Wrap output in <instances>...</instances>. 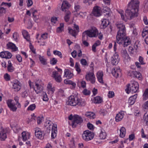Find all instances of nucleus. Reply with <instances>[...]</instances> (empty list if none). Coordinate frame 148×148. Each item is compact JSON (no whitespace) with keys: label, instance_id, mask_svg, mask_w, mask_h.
I'll return each mask as SVG.
<instances>
[{"label":"nucleus","instance_id":"f257e3e1","mask_svg":"<svg viewBox=\"0 0 148 148\" xmlns=\"http://www.w3.org/2000/svg\"><path fill=\"white\" fill-rule=\"evenodd\" d=\"M139 2L138 0H131L128 4L125 16L123 14V11L119 12L122 20L126 21L127 19L131 20L137 17L139 9Z\"/></svg>","mask_w":148,"mask_h":148},{"label":"nucleus","instance_id":"f03ea898","mask_svg":"<svg viewBox=\"0 0 148 148\" xmlns=\"http://www.w3.org/2000/svg\"><path fill=\"white\" fill-rule=\"evenodd\" d=\"M116 25L119 29L116 36L117 42L119 44L123 43V39L126 36L125 26L122 23H116Z\"/></svg>","mask_w":148,"mask_h":148},{"label":"nucleus","instance_id":"7ed1b4c3","mask_svg":"<svg viewBox=\"0 0 148 148\" xmlns=\"http://www.w3.org/2000/svg\"><path fill=\"white\" fill-rule=\"evenodd\" d=\"M68 104L74 106L77 105L84 106L85 104L84 102L81 99L73 96H71L69 97Z\"/></svg>","mask_w":148,"mask_h":148},{"label":"nucleus","instance_id":"20e7f679","mask_svg":"<svg viewBox=\"0 0 148 148\" xmlns=\"http://www.w3.org/2000/svg\"><path fill=\"white\" fill-rule=\"evenodd\" d=\"M98 32L97 29L95 27H93L89 30L84 32L82 34L83 39H85V38H88V36L89 37H95L98 34Z\"/></svg>","mask_w":148,"mask_h":148},{"label":"nucleus","instance_id":"39448f33","mask_svg":"<svg viewBox=\"0 0 148 148\" xmlns=\"http://www.w3.org/2000/svg\"><path fill=\"white\" fill-rule=\"evenodd\" d=\"M139 88V84L136 82L132 81L131 84H128L126 89L127 93L129 94L130 92L132 93L136 92Z\"/></svg>","mask_w":148,"mask_h":148},{"label":"nucleus","instance_id":"423d86ee","mask_svg":"<svg viewBox=\"0 0 148 148\" xmlns=\"http://www.w3.org/2000/svg\"><path fill=\"white\" fill-rule=\"evenodd\" d=\"M94 133L91 131L86 130L84 131L82 134L83 139L86 141L91 140L94 137Z\"/></svg>","mask_w":148,"mask_h":148},{"label":"nucleus","instance_id":"0eeeda50","mask_svg":"<svg viewBox=\"0 0 148 148\" xmlns=\"http://www.w3.org/2000/svg\"><path fill=\"white\" fill-rule=\"evenodd\" d=\"M83 121L81 116L78 115H75L73 116V120L72 121L71 125L73 127H76L77 124H80Z\"/></svg>","mask_w":148,"mask_h":148},{"label":"nucleus","instance_id":"6e6552de","mask_svg":"<svg viewBox=\"0 0 148 148\" xmlns=\"http://www.w3.org/2000/svg\"><path fill=\"white\" fill-rule=\"evenodd\" d=\"M85 78L87 81H89L92 84L95 82V77L94 73L92 72L87 73L85 76Z\"/></svg>","mask_w":148,"mask_h":148},{"label":"nucleus","instance_id":"1a4fd4ad","mask_svg":"<svg viewBox=\"0 0 148 148\" xmlns=\"http://www.w3.org/2000/svg\"><path fill=\"white\" fill-rule=\"evenodd\" d=\"M7 103L8 107L10 110L13 112H16L17 109L16 104L13 102V101L11 99H8L7 101Z\"/></svg>","mask_w":148,"mask_h":148},{"label":"nucleus","instance_id":"9d476101","mask_svg":"<svg viewBox=\"0 0 148 148\" xmlns=\"http://www.w3.org/2000/svg\"><path fill=\"white\" fill-rule=\"evenodd\" d=\"M101 8L98 6L94 7L92 12V14L96 16H99L101 15Z\"/></svg>","mask_w":148,"mask_h":148},{"label":"nucleus","instance_id":"9b49d317","mask_svg":"<svg viewBox=\"0 0 148 148\" xmlns=\"http://www.w3.org/2000/svg\"><path fill=\"white\" fill-rule=\"evenodd\" d=\"M112 73L116 78H117L121 75V70L119 67H115L112 69Z\"/></svg>","mask_w":148,"mask_h":148},{"label":"nucleus","instance_id":"f8f14e48","mask_svg":"<svg viewBox=\"0 0 148 148\" xmlns=\"http://www.w3.org/2000/svg\"><path fill=\"white\" fill-rule=\"evenodd\" d=\"M12 88L16 91H18L21 89V83L18 80H15L12 84Z\"/></svg>","mask_w":148,"mask_h":148},{"label":"nucleus","instance_id":"ddd939ff","mask_svg":"<svg viewBox=\"0 0 148 148\" xmlns=\"http://www.w3.org/2000/svg\"><path fill=\"white\" fill-rule=\"evenodd\" d=\"M119 61V55L116 53L113 55L111 58V62L113 65H116L117 64Z\"/></svg>","mask_w":148,"mask_h":148},{"label":"nucleus","instance_id":"4468645a","mask_svg":"<svg viewBox=\"0 0 148 148\" xmlns=\"http://www.w3.org/2000/svg\"><path fill=\"white\" fill-rule=\"evenodd\" d=\"M71 6V5L69 2L66 1H64L62 3L61 10L63 12H66Z\"/></svg>","mask_w":148,"mask_h":148},{"label":"nucleus","instance_id":"2eb2a0df","mask_svg":"<svg viewBox=\"0 0 148 148\" xmlns=\"http://www.w3.org/2000/svg\"><path fill=\"white\" fill-rule=\"evenodd\" d=\"M121 54L125 62H127L130 60V57L126 49H123L121 51Z\"/></svg>","mask_w":148,"mask_h":148},{"label":"nucleus","instance_id":"dca6fc26","mask_svg":"<svg viewBox=\"0 0 148 148\" xmlns=\"http://www.w3.org/2000/svg\"><path fill=\"white\" fill-rule=\"evenodd\" d=\"M34 89L36 92L37 94H38L42 91L43 90V87L40 84L35 82Z\"/></svg>","mask_w":148,"mask_h":148},{"label":"nucleus","instance_id":"f3484780","mask_svg":"<svg viewBox=\"0 0 148 148\" xmlns=\"http://www.w3.org/2000/svg\"><path fill=\"white\" fill-rule=\"evenodd\" d=\"M12 56V54L9 51L2 52L0 53V56L3 58L10 59Z\"/></svg>","mask_w":148,"mask_h":148},{"label":"nucleus","instance_id":"a211bd4d","mask_svg":"<svg viewBox=\"0 0 148 148\" xmlns=\"http://www.w3.org/2000/svg\"><path fill=\"white\" fill-rule=\"evenodd\" d=\"M35 135L36 137L38 139H42L43 138V133L38 128H36L35 130Z\"/></svg>","mask_w":148,"mask_h":148},{"label":"nucleus","instance_id":"6ab92c4d","mask_svg":"<svg viewBox=\"0 0 148 148\" xmlns=\"http://www.w3.org/2000/svg\"><path fill=\"white\" fill-rule=\"evenodd\" d=\"M52 76L54 78L55 80L58 82H60L62 80L61 75H59L58 72L56 71L53 72Z\"/></svg>","mask_w":148,"mask_h":148},{"label":"nucleus","instance_id":"aec40b11","mask_svg":"<svg viewBox=\"0 0 148 148\" xmlns=\"http://www.w3.org/2000/svg\"><path fill=\"white\" fill-rule=\"evenodd\" d=\"M103 72L101 71H99L97 74V77L98 81L102 84H103Z\"/></svg>","mask_w":148,"mask_h":148},{"label":"nucleus","instance_id":"412c9836","mask_svg":"<svg viewBox=\"0 0 148 148\" xmlns=\"http://www.w3.org/2000/svg\"><path fill=\"white\" fill-rule=\"evenodd\" d=\"M7 48L12 49L13 51H16L18 50V48L15 45L11 42H9L7 44Z\"/></svg>","mask_w":148,"mask_h":148},{"label":"nucleus","instance_id":"4be33fe9","mask_svg":"<svg viewBox=\"0 0 148 148\" xmlns=\"http://www.w3.org/2000/svg\"><path fill=\"white\" fill-rule=\"evenodd\" d=\"M57 130V126L56 124L53 125L52 126L51 137L53 138H55L56 136Z\"/></svg>","mask_w":148,"mask_h":148},{"label":"nucleus","instance_id":"5701e85b","mask_svg":"<svg viewBox=\"0 0 148 148\" xmlns=\"http://www.w3.org/2000/svg\"><path fill=\"white\" fill-rule=\"evenodd\" d=\"M47 90L49 94H53L55 90V87L52 86V84L49 83L47 86Z\"/></svg>","mask_w":148,"mask_h":148},{"label":"nucleus","instance_id":"b1692460","mask_svg":"<svg viewBox=\"0 0 148 148\" xmlns=\"http://www.w3.org/2000/svg\"><path fill=\"white\" fill-rule=\"evenodd\" d=\"M124 114V112L123 111H121L117 114L115 117L116 121V122H119L121 121L123 118Z\"/></svg>","mask_w":148,"mask_h":148},{"label":"nucleus","instance_id":"393cba45","mask_svg":"<svg viewBox=\"0 0 148 148\" xmlns=\"http://www.w3.org/2000/svg\"><path fill=\"white\" fill-rule=\"evenodd\" d=\"M30 133L28 132H24L22 133V137L23 140L26 141L30 138Z\"/></svg>","mask_w":148,"mask_h":148},{"label":"nucleus","instance_id":"a878e982","mask_svg":"<svg viewBox=\"0 0 148 148\" xmlns=\"http://www.w3.org/2000/svg\"><path fill=\"white\" fill-rule=\"evenodd\" d=\"M64 76L68 79L71 78L73 76V74L68 69H65L64 70Z\"/></svg>","mask_w":148,"mask_h":148},{"label":"nucleus","instance_id":"bb28decb","mask_svg":"<svg viewBox=\"0 0 148 148\" xmlns=\"http://www.w3.org/2000/svg\"><path fill=\"white\" fill-rule=\"evenodd\" d=\"M109 21L106 19H103L101 21V28L104 29L106 28L109 24Z\"/></svg>","mask_w":148,"mask_h":148},{"label":"nucleus","instance_id":"cd10ccee","mask_svg":"<svg viewBox=\"0 0 148 148\" xmlns=\"http://www.w3.org/2000/svg\"><path fill=\"white\" fill-rule=\"evenodd\" d=\"M137 94H136L132 96H131L130 97L128 102L130 105H132L134 104L137 98Z\"/></svg>","mask_w":148,"mask_h":148},{"label":"nucleus","instance_id":"c85d7f7f","mask_svg":"<svg viewBox=\"0 0 148 148\" xmlns=\"http://www.w3.org/2000/svg\"><path fill=\"white\" fill-rule=\"evenodd\" d=\"M130 42L131 41L129 38L126 36L123 39V45L124 47H127L130 44Z\"/></svg>","mask_w":148,"mask_h":148},{"label":"nucleus","instance_id":"c756f323","mask_svg":"<svg viewBox=\"0 0 148 148\" xmlns=\"http://www.w3.org/2000/svg\"><path fill=\"white\" fill-rule=\"evenodd\" d=\"M24 38L28 41H30V37L28 32L25 30H23L22 32Z\"/></svg>","mask_w":148,"mask_h":148},{"label":"nucleus","instance_id":"7c9ffc66","mask_svg":"<svg viewBox=\"0 0 148 148\" xmlns=\"http://www.w3.org/2000/svg\"><path fill=\"white\" fill-rule=\"evenodd\" d=\"M93 101L95 103H100L103 101V99L101 97L97 96L94 98Z\"/></svg>","mask_w":148,"mask_h":148},{"label":"nucleus","instance_id":"2f4dec72","mask_svg":"<svg viewBox=\"0 0 148 148\" xmlns=\"http://www.w3.org/2000/svg\"><path fill=\"white\" fill-rule=\"evenodd\" d=\"M7 69L8 71L10 72H12L14 70V68L12 66L11 62L10 60H9L8 62Z\"/></svg>","mask_w":148,"mask_h":148},{"label":"nucleus","instance_id":"473e14b6","mask_svg":"<svg viewBox=\"0 0 148 148\" xmlns=\"http://www.w3.org/2000/svg\"><path fill=\"white\" fill-rule=\"evenodd\" d=\"M85 115L88 118L91 119H93L95 117V114L90 112H86Z\"/></svg>","mask_w":148,"mask_h":148},{"label":"nucleus","instance_id":"72a5a7b5","mask_svg":"<svg viewBox=\"0 0 148 148\" xmlns=\"http://www.w3.org/2000/svg\"><path fill=\"white\" fill-rule=\"evenodd\" d=\"M39 59L41 63L42 64L45 65L47 64V60L45 58L44 56L39 55Z\"/></svg>","mask_w":148,"mask_h":148},{"label":"nucleus","instance_id":"f704fd0d","mask_svg":"<svg viewBox=\"0 0 148 148\" xmlns=\"http://www.w3.org/2000/svg\"><path fill=\"white\" fill-rule=\"evenodd\" d=\"M66 12L65 15L64 17V19L65 21L68 22L70 19L71 13L69 11H67Z\"/></svg>","mask_w":148,"mask_h":148},{"label":"nucleus","instance_id":"c9c22d12","mask_svg":"<svg viewBox=\"0 0 148 148\" xmlns=\"http://www.w3.org/2000/svg\"><path fill=\"white\" fill-rule=\"evenodd\" d=\"M120 136L121 138L124 137L126 133V130L125 127H122L120 130Z\"/></svg>","mask_w":148,"mask_h":148},{"label":"nucleus","instance_id":"e433bc0d","mask_svg":"<svg viewBox=\"0 0 148 148\" xmlns=\"http://www.w3.org/2000/svg\"><path fill=\"white\" fill-rule=\"evenodd\" d=\"M64 25L63 23H61L60 24V26L58 27L56 29V32L57 33H60L64 29Z\"/></svg>","mask_w":148,"mask_h":148},{"label":"nucleus","instance_id":"4c0bfd02","mask_svg":"<svg viewBox=\"0 0 148 148\" xmlns=\"http://www.w3.org/2000/svg\"><path fill=\"white\" fill-rule=\"evenodd\" d=\"M39 36V34H38L36 35V38L37 39H38V43H41L40 44V45H45V42L44 41V39H42L41 40V38H38V37Z\"/></svg>","mask_w":148,"mask_h":148},{"label":"nucleus","instance_id":"58836bf2","mask_svg":"<svg viewBox=\"0 0 148 148\" xmlns=\"http://www.w3.org/2000/svg\"><path fill=\"white\" fill-rule=\"evenodd\" d=\"M69 32L74 37H75L77 33V31L75 30H73L71 28H70L69 27L68 29Z\"/></svg>","mask_w":148,"mask_h":148},{"label":"nucleus","instance_id":"ea45409f","mask_svg":"<svg viewBox=\"0 0 148 148\" xmlns=\"http://www.w3.org/2000/svg\"><path fill=\"white\" fill-rule=\"evenodd\" d=\"M143 120L144 122L148 126V113H146L144 114Z\"/></svg>","mask_w":148,"mask_h":148},{"label":"nucleus","instance_id":"a19ab883","mask_svg":"<svg viewBox=\"0 0 148 148\" xmlns=\"http://www.w3.org/2000/svg\"><path fill=\"white\" fill-rule=\"evenodd\" d=\"M106 136V134L104 130H102L100 134L99 137L101 139H103L105 138Z\"/></svg>","mask_w":148,"mask_h":148},{"label":"nucleus","instance_id":"79ce46f5","mask_svg":"<svg viewBox=\"0 0 148 148\" xmlns=\"http://www.w3.org/2000/svg\"><path fill=\"white\" fill-rule=\"evenodd\" d=\"M0 135H1L0 139L2 140H5L7 138L6 134L5 132H2L1 133H0Z\"/></svg>","mask_w":148,"mask_h":148},{"label":"nucleus","instance_id":"37998d69","mask_svg":"<svg viewBox=\"0 0 148 148\" xmlns=\"http://www.w3.org/2000/svg\"><path fill=\"white\" fill-rule=\"evenodd\" d=\"M42 99L43 101H47L49 100V98L46 92H43L42 94Z\"/></svg>","mask_w":148,"mask_h":148},{"label":"nucleus","instance_id":"c03bdc74","mask_svg":"<svg viewBox=\"0 0 148 148\" xmlns=\"http://www.w3.org/2000/svg\"><path fill=\"white\" fill-rule=\"evenodd\" d=\"M143 100H146L148 98V89H146L143 95Z\"/></svg>","mask_w":148,"mask_h":148},{"label":"nucleus","instance_id":"a18cd8bd","mask_svg":"<svg viewBox=\"0 0 148 148\" xmlns=\"http://www.w3.org/2000/svg\"><path fill=\"white\" fill-rule=\"evenodd\" d=\"M14 100L16 101V104L17 106V107L18 108H21V104L19 103V98L17 96H16L14 98Z\"/></svg>","mask_w":148,"mask_h":148},{"label":"nucleus","instance_id":"49530a36","mask_svg":"<svg viewBox=\"0 0 148 148\" xmlns=\"http://www.w3.org/2000/svg\"><path fill=\"white\" fill-rule=\"evenodd\" d=\"M134 77H136L140 79H141V74L139 72L137 71H135Z\"/></svg>","mask_w":148,"mask_h":148},{"label":"nucleus","instance_id":"de8ad7c7","mask_svg":"<svg viewBox=\"0 0 148 148\" xmlns=\"http://www.w3.org/2000/svg\"><path fill=\"white\" fill-rule=\"evenodd\" d=\"M144 4V11L145 12H146L148 10V0L145 1Z\"/></svg>","mask_w":148,"mask_h":148},{"label":"nucleus","instance_id":"09e8293b","mask_svg":"<svg viewBox=\"0 0 148 148\" xmlns=\"http://www.w3.org/2000/svg\"><path fill=\"white\" fill-rule=\"evenodd\" d=\"M13 37L14 40L17 41H18V39L19 38V35L16 32H14L13 34Z\"/></svg>","mask_w":148,"mask_h":148},{"label":"nucleus","instance_id":"8fccbe9b","mask_svg":"<svg viewBox=\"0 0 148 148\" xmlns=\"http://www.w3.org/2000/svg\"><path fill=\"white\" fill-rule=\"evenodd\" d=\"M53 53L55 55H57L59 56L60 58L62 57V54L59 51L55 50L53 51Z\"/></svg>","mask_w":148,"mask_h":148},{"label":"nucleus","instance_id":"3c124183","mask_svg":"<svg viewBox=\"0 0 148 148\" xmlns=\"http://www.w3.org/2000/svg\"><path fill=\"white\" fill-rule=\"evenodd\" d=\"M99 112L101 115L104 116L107 114V111L106 110L102 109L100 110Z\"/></svg>","mask_w":148,"mask_h":148},{"label":"nucleus","instance_id":"603ef678","mask_svg":"<svg viewBox=\"0 0 148 148\" xmlns=\"http://www.w3.org/2000/svg\"><path fill=\"white\" fill-rule=\"evenodd\" d=\"M79 65L78 63H76L75 67L76 71H77L78 73H79L81 72V69L79 66Z\"/></svg>","mask_w":148,"mask_h":148},{"label":"nucleus","instance_id":"864d4df0","mask_svg":"<svg viewBox=\"0 0 148 148\" xmlns=\"http://www.w3.org/2000/svg\"><path fill=\"white\" fill-rule=\"evenodd\" d=\"M35 108L36 105L35 104H33L29 106L28 107L27 110H28L32 111L34 110Z\"/></svg>","mask_w":148,"mask_h":148},{"label":"nucleus","instance_id":"5fc2aeb1","mask_svg":"<svg viewBox=\"0 0 148 148\" xmlns=\"http://www.w3.org/2000/svg\"><path fill=\"white\" fill-rule=\"evenodd\" d=\"M80 62L81 64L83 65L86 66L88 65L86 60L85 59H81L80 60Z\"/></svg>","mask_w":148,"mask_h":148},{"label":"nucleus","instance_id":"6e6d98bb","mask_svg":"<svg viewBox=\"0 0 148 148\" xmlns=\"http://www.w3.org/2000/svg\"><path fill=\"white\" fill-rule=\"evenodd\" d=\"M4 77L6 81H9L10 79V76L8 73H6L4 75Z\"/></svg>","mask_w":148,"mask_h":148},{"label":"nucleus","instance_id":"4d7b16f0","mask_svg":"<svg viewBox=\"0 0 148 148\" xmlns=\"http://www.w3.org/2000/svg\"><path fill=\"white\" fill-rule=\"evenodd\" d=\"M57 61V59L55 58H53L50 60V63L52 65H54L56 63Z\"/></svg>","mask_w":148,"mask_h":148},{"label":"nucleus","instance_id":"13d9d810","mask_svg":"<svg viewBox=\"0 0 148 148\" xmlns=\"http://www.w3.org/2000/svg\"><path fill=\"white\" fill-rule=\"evenodd\" d=\"M40 40H45L47 38V33H45L42 34L41 36Z\"/></svg>","mask_w":148,"mask_h":148},{"label":"nucleus","instance_id":"bf43d9fd","mask_svg":"<svg viewBox=\"0 0 148 148\" xmlns=\"http://www.w3.org/2000/svg\"><path fill=\"white\" fill-rule=\"evenodd\" d=\"M5 8L3 7L0 8V16H2L3 14L5 13Z\"/></svg>","mask_w":148,"mask_h":148},{"label":"nucleus","instance_id":"052dcab7","mask_svg":"<svg viewBox=\"0 0 148 148\" xmlns=\"http://www.w3.org/2000/svg\"><path fill=\"white\" fill-rule=\"evenodd\" d=\"M43 117H38L37 118V122L38 124H39L41 123L43 120Z\"/></svg>","mask_w":148,"mask_h":148},{"label":"nucleus","instance_id":"680f3d73","mask_svg":"<svg viewBox=\"0 0 148 148\" xmlns=\"http://www.w3.org/2000/svg\"><path fill=\"white\" fill-rule=\"evenodd\" d=\"M2 5H5L8 6V8L10 7L11 6V3H6L3 2L1 3Z\"/></svg>","mask_w":148,"mask_h":148},{"label":"nucleus","instance_id":"e2e57ef3","mask_svg":"<svg viewBox=\"0 0 148 148\" xmlns=\"http://www.w3.org/2000/svg\"><path fill=\"white\" fill-rule=\"evenodd\" d=\"M114 96V92L112 91L109 92L108 94V96L109 98H112Z\"/></svg>","mask_w":148,"mask_h":148},{"label":"nucleus","instance_id":"0e129e2a","mask_svg":"<svg viewBox=\"0 0 148 148\" xmlns=\"http://www.w3.org/2000/svg\"><path fill=\"white\" fill-rule=\"evenodd\" d=\"M134 73L135 71H129L128 73V75L130 77H134Z\"/></svg>","mask_w":148,"mask_h":148},{"label":"nucleus","instance_id":"69168bd1","mask_svg":"<svg viewBox=\"0 0 148 148\" xmlns=\"http://www.w3.org/2000/svg\"><path fill=\"white\" fill-rule=\"evenodd\" d=\"M143 108L145 109H148V101L145 102L143 105Z\"/></svg>","mask_w":148,"mask_h":148},{"label":"nucleus","instance_id":"338daca9","mask_svg":"<svg viewBox=\"0 0 148 148\" xmlns=\"http://www.w3.org/2000/svg\"><path fill=\"white\" fill-rule=\"evenodd\" d=\"M80 84L81 87L83 88H84L86 87V83L85 81H81L80 82Z\"/></svg>","mask_w":148,"mask_h":148},{"label":"nucleus","instance_id":"774afa93","mask_svg":"<svg viewBox=\"0 0 148 148\" xmlns=\"http://www.w3.org/2000/svg\"><path fill=\"white\" fill-rule=\"evenodd\" d=\"M143 21L144 23L146 25L148 24V21L147 17L146 16H144L143 18Z\"/></svg>","mask_w":148,"mask_h":148}]
</instances>
